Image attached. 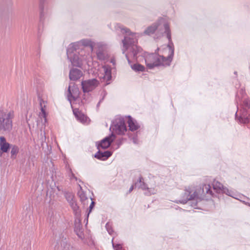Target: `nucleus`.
<instances>
[{"instance_id": "0eeeda50", "label": "nucleus", "mask_w": 250, "mask_h": 250, "mask_svg": "<svg viewBox=\"0 0 250 250\" xmlns=\"http://www.w3.org/2000/svg\"><path fill=\"white\" fill-rule=\"evenodd\" d=\"M240 112L241 122L244 124L248 123L249 117H250V100L246 99L244 101Z\"/></svg>"}, {"instance_id": "1a4fd4ad", "label": "nucleus", "mask_w": 250, "mask_h": 250, "mask_svg": "<svg viewBox=\"0 0 250 250\" xmlns=\"http://www.w3.org/2000/svg\"><path fill=\"white\" fill-rule=\"evenodd\" d=\"M113 129L118 134H124L126 131V125L122 119H119L116 121V124L113 126Z\"/></svg>"}, {"instance_id": "bb28decb", "label": "nucleus", "mask_w": 250, "mask_h": 250, "mask_svg": "<svg viewBox=\"0 0 250 250\" xmlns=\"http://www.w3.org/2000/svg\"><path fill=\"white\" fill-rule=\"evenodd\" d=\"M134 188V186L132 185L129 189V192H131Z\"/></svg>"}, {"instance_id": "7ed1b4c3", "label": "nucleus", "mask_w": 250, "mask_h": 250, "mask_svg": "<svg viewBox=\"0 0 250 250\" xmlns=\"http://www.w3.org/2000/svg\"><path fill=\"white\" fill-rule=\"evenodd\" d=\"M204 196V191L201 186H190L186 189L184 195V200L183 203H186L188 201L200 198Z\"/></svg>"}, {"instance_id": "dca6fc26", "label": "nucleus", "mask_w": 250, "mask_h": 250, "mask_svg": "<svg viewBox=\"0 0 250 250\" xmlns=\"http://www.w3.org/2000/svg\"><path fill=\"white\" fill-rule=\"evenodd\" d=\"M127 123L129 129L131 131L136 130L139 128V125L136 121L134 120L131 117L128 118Z\"/></svg>"}, {"instance_id": "6e6552de", "label": "nucleus", "mask_w": 250, "mask_h": 250, "mask_svg": "<svg viewBox=\"0 0 250 250\" xmlns=\"http://www.w3.org/2000/svg\"><path fill=\"white\" fill-rule=\"evenodd\" d=\"M99 84L98 81L96 79L83 81L82 85L84 92H87L95 89Z\"/></svg>"}, {"instance_id": "f257e3e1", "label": "nucleus", "mask_w": 250, "mask_h": 250, "mask_svg": "<svg viewBox=\"0 0 250 250\" xmlns=\"http://www.w3.org/2000/svg\"><path fill=\"white\" fill-rule=\"evenodd\" d=\"M14 117L13 110H0V131L2 132L10 131L12 128V119Z\"/></svg>"}, {"instance_id": "b1692460", "label": "nucleus", "mask_w": 250, "mask_h": 250, "mask_svg": "<svg viewBox=\"0 0 250 250\" xmlns=\"http://www.w3.org/2000/svg\"><path fill=\"white\" fill-rule=\"evenodd\" d=\"M166 31L167 32V38H168V39H170V33H169V31L168 30V28L167 27V25H166Z\"/></svg>"}, {"instance_id": "2eb2a0df", "label": "nucleus", "mask_w": 250, "mask_h": 250, "mask_svg": "<svg viewBox=\"0 0 250 250\" xmlns=\"http://www.w3.org/2000/svg\"><path fill=\"white\" fill-rule=\"evenodd\" d=\"M66 198L69 202L70 205L74 210H77L78 208L77 205L74 200V196L72 194H67L66 195Z\"/></svg>"}, {"instance_id": "7c9ffc66", "label": "nucleus", "mask_w": 250, "mask_h": 250, "mask_svg": "<svg viewBox=\"0 0 250 250\" xmlns=\"http://www.w3.org/2000/svg\"><path fill=\"white\" fill-rule=\"evenodd\" d=\"M125 250V249H122V250Z\"/></svg>"}, {"instance_id": "f03ea898", "label": "nucleus", "mask_w": 250, "mask_h": 250, "mask_svg": "<svg viewBox=\"0 0 250 250\" xmlns=\"http://www.w3.org/2000/svg\"><path fill=\"white\" fill-rule=\"evenodd\" d=\"M130 38L125 37L124 40L123 41L124 53H125V51H127L125 54L127 59H128L130 57H134L139 51V48L136 45V40L133 38L131 39V40H130Z\"/></svg>"}, {"instance_id": "9b49d317", "label": "nucleus", "mask_w": 250, "mask_h": 250, "mask_svg": "<svg viewBox=\"0 0 250 250\" xmlns=\"http://www.w3.org/2000/svg\"><path fill=\"white\" fill-rule=\"evenodd\" d=\"M114 139L115 136L113 135H111L109 137H106L101 141L99 146L101 147L103 149L107 148L109 146L111 143Z\"/></svg>"}, {"instance_id": "4be33fe9", "label": "nucleus", "mask_w": 250, "mask_h": 250, "mask_svg": "<svg viewBox=\"0 0 250 250\" xmlns=\"http://www.w3.org/2000/svg\"><path fill=\"white\" fill-rule=\"evenodd\" d=\"M112 246H113V248L115 249V250H121L123 249L122 245L121 244H115L113 243V239L112 241Z\"/></svg>"}, {"instance_id": "c756f323", "label": "nucleus", "mask_w": 250, "mask_h": 250, "mask_svg": "<svg viewBox=\"0 0 250 250\" xmlns=\"http://www.w3.org/2000/svg\"><path fill=\"white\" fill-rule=\"evenodd\" d=\"M131 36L133 37L134 36V34L131 35Z\"/></svg>"}, {"instance_id": "393cba45", "label": "nucleus", "mask_w": 250, "mask_h": 250, "mask_svg": "<svg viewBox=\"0 0 250 250\" xmlns=\"http://www.w3.org/2000/svg\"><path fill=\"white\" fill-rule=\"evenodd\" d=\"M97 57H98V59L100 60H104V55L101 53H98L97 54Z\"/></svg>"}, {"instance_id": "423d86ee", "label": "nucleus", "mask_w": 250, "mask_h": 250, "mask_svg": "<svg viewBox=\"0 0 250 250\" xmlns=\"http://www.w3.org/2000/svg\"><path fill=\"white\" fill-rule=\"evenodd\" d=\"M145 61L146 65L149 68L162 65V60L160 55L154 54H146L145 55Z\"/></svg>"}, {"instance_id": "9d476101", "label": "nucleus", "mask_w": 250, "mask_h": 250, "mask_svg": "<svg viewBox=\"0 0 250 250\" xmlns=\"http://www.w3.org/2000/svg\"><path fill=\"white\" fill-rule=\"evenodd\" d=\"M10 148V144L7 142L6 139L1 136L0 137V155L2 153L7 152Z\"/></svg>"}, {"instance_id": "f3484780", "label": "nucleus", "mask_w": 250, "mask_h": 250, "mask_svg": "<svg viewBox=\"0 0 250 250\" xmlns=\"http://www.w3.org/2000/svg\"><path fill=\"white\" fill-rule=\"evenodd\" d=\"M158 25L157 23H154L152 25L148 26L144 31V34L147 35H150L154 33L157 29Z\"/></svg>"}, {"instance_id": "c85d7f7f", "label": "nucleus", "mask_w": 250, "mask_h": 250, "mask_svg": "<svg viewBox=\"0 0 250 250\" xmlns=\"http://www.w3.org/2000/svg\"><path fill=\"white\" fill-rule=\"evenodd\" d=\"M68 91H69V94H71V92H70V86H69V88H68Z\"/></svg>"}, {"instance_id": "aec40b11", "label": "nucleus", "mask_w": 250, "mask_h": 250, "mask_svg": "<svg viewBox=\"0 0 250 250\" xmlns=\"http://www.w3.org/2000/svg\"><path fill=\"white\" fill-rule=\"evenodd\" d=\"M212 185L214 189L217 190H222L223 188V185L218 181H214Z\"/></svg>"}, {"instance_id": "5701e85b", "label": "nucleus", "mask_w": 250, "mask_h": 250, "mask_svg": "<svg viewBox=\"0 0 250 250\" xmlns=\"http://www.w3.org/2000/svg\"><path fill=\"white\" fill-rule=\"evenodd\" d=\"M139 182L140 183V187L143 189H146V185L144 182V179L142 177L139 178Z\"/></svg>"}, {"instance_id": "6ab92c4d", "label": "nucleus", "mask_w": 250, "mask_h": 250, "mask_svg": "<svg viewBox=\"0 0 250 250\" xmlns=\"http://www.w3.org/2000/svg\"><path fill=\"white\" fill-rule=\"evenodd\" d=\"M132 69L136 71H144L145 70V67L139 63H136L131 66Z\"/></svg>"}, {"instance_id": "a211bd4d", "label": "nucleus", "mask_w": 250, "mask_h": 250, "mask_svg": "<svg viewBox=\"0 0 250 250\" xmlns=\"http://www.w3.org/2000/svg\"><path fill=\"white\" fill-rule=\"evenodd\" d=\"M201 186L204 191V196H205L206 194H211V187L209 184H204Z\"/></svg>"}, {"instance_id": "a878e982", "label": "nucleus", "mask_w": 250, "mask_h": 250, "mask_svg": "<svg viewBox=\"0 0 250 250\" xmlns=\"http://www.w3.org/2000/svg\"><path fill=\"white\" fill-rule=\"evenodd\" d=\"M94 202H92L90 205V207H89V208L91 209H92V208H93V206H94Z\"/></svg>"}, {"instance_id": "20e7f679", "label": "nucleus", "mask_w": 250, "mask_h": 250, "mask_svg": "<svg viewBox=\"0 0 250 250\" xmlns=\"http://www.w3.org/2000/svg\"><path fill=\"white\" fill-rule=\"evenodd\" d=\"M159 55L162 60L163 65H168L170 64L174 53L173 48L169 45H165L162 49H159Z\"/></svg>"}, {"instance_id": "ddd939ff", "label": "nucleus", "mask_w": 250, "mask_h": 250, "mask_svg": "<svg viewBox=\"0 0 250 250\" xmlns=\"http://www.w3.org/2000/svg\"><path fill=\"white\" fill-rule=\"evenodd\" d=\"M73 113L76 118L82 123H86L88 120L87 117L84 114L80 111L78 109H74Z\"/></svg>"}, {"instance_id": "cd10ccee", "label": "nucleus", "mask_w": 250, "mask_h": 250, "mask_svg": "<svg viewBox=\"0 0 250 250\" xmlns=\"http://www.w3.org/2000/svg\"><path fill=\"white\" fill-rule=\"evenodd\" d=\"M72 62V63L74 65H77V66H79L80 65V63L79 62L78 63H76L74 61Z\"/></svg>"}, {"instance_id": "f8f14e48", "label": "nucleus", "mask_w": 250, "mask_h": 250, "mask_svg": "<svg viewBox=\"0 0 250 250\" xmlns=\"http://www.w3.org/2000/svg\"><path fill=\"white\" fill-rule=\"evenodd\" d=\"M83 76L82 72L78 69H73L70 70L69 78L71 80L76 81L80 79Z\"/></svg>"}, {"instance_id": "4468645a", "label": "nucleus", "mask_w": 250, "mask_h": 250, "mask_svg": "<svg viewBox=\"0 0 250 250\" xmlns=\"http://www.w3.org/2000/svg\"><path fill=\"white\" fill-rule=\"evenodd\" d=\"M112 153L109 151H106L104 152H98L95 155V157L98 159L104 160L111 156Z\"/></svg>"}, {"instance_id": "412c9836", "label": "nucleus", "mask_w": 250, "mask_h": 250, "mask_svg": "<svg viewBox=\"0 0 250 250\" xmlns=\"http://www.w3.org/2000/svg\"><path fill=\"white\" fill-rule=\"evenodd\" d=\"M19 152V148L17 146H13L11 151V156H16Z\"/></svg>"}, {"instance_id": "39448f33", "label": "nucleus", "mask_w": 250, "mask_h": 250, "mask_svg": "<svg viewBox=\"0 0 250 250\" xmlns=\"http://www.w3.org/2000/svg\"><path fill=\"white\" fill-rule=\"evenodd\" d=\"M40 108L41 110L39 116L40 118L44 119V123L47 122V116L48 115V104L47 97L44 94H42L38 97Z\"/></svg>"}]
</instances>
